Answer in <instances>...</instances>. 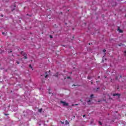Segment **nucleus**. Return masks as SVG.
<instances>
[{
	"label": "nucleus",
	"instance_id": "1",
	"mask_svg": "<svg viewBox=\"0 0 126 126\" xmlns=\"http://www.w3.org/2000/svg\"><path fill=\"white\" fill-rule=\"evenodd\" d=\"M21 55H22V56H24V58L25 59H27V54H26V53H24V52H23V51H21Z\"/></svg>",
	"mask_w": 126,
	"mask_h": 126
},
{
	"label": "nucleus",
	"instance_id": "2",
	"mask_svg": "<svg viewBox=\"0 0 126 126\" xmlns=\"http://www.w3.org/2000/svg\"><path fill=\"white\" fill-rule=\"evenodd\" d=\"M61 103L63 104V106H68V103L65 102V101H61Z\"/></svg>",
	"mask_w": 126,
	"mask_h": 126
},
{
	"label": "nucleus",
	"instance_id": "3",
	"mask_svg": "<svg viewBox=\"0 0 126 126\" xmlns=\"http://www.w3.org/2000/svg\"><path fill=\"white\" fill-rule=\"evenodd\" d=\"M119 33H123V31L121 29H120V28H118V29Z\"/></svg>",
	"mask_w": 126,
	"mask_h": 126
},
{
	"label": "nucleus",
	"instance_id": "4",
	"mask_svg": "<svg viewBox=\"0 0 126 126\" xmlns=\"http://www.w3.org/2000/svg\"><path fill=\"white\" fill-rule=\"evenodd\" d=\"M113 96H120V94H113Z\"/></svg>",
	"mask_w": 126,
	"mask_h": 126
},
{
	"label": "nucleus",
	"instance_id": "5",
	"mask_svg": "<svg viewBox=\"0 0 126 126\" xmlns=\"http://www.w3.org/2000/svg\"><path fill=\"white\" fill-rule=\"evenodd\" d=\"M38 112H39V113H41V112H42V109H39Z\"/></svg>",
	"mask_w": 126,
	"mask_h": 126
},
{
	"label": "nucleus",
	"instance_id": "6",
	"mask_svg": "<svg viewBox=\"0 0 126 126\" xmlns=\"http://www.w3.org/2000/svg\"><path fill=\"white\" fill-rule=\"evenodd\" d=\"M98 123H99V124L100 125H102V122H100V121L98 122Z\"/></svg>",
	"mask_w": 126,
	"mask_h": 126
},
{
	"label": "nucleus",
	"instance_id": "7",
	"mask_svg": "<svg viewBox=\"0 0 126 126\" xmlns=\"http://www.w3.org/2000/svg\"><path fill=\"white\" fill-rule=\"evenodd\" d=\"M103 53H105V52H106V50H103Z\"/></svg>",
	"mask_w": 126,
	"mask_h": 126
},
{
	"label": "nucleus",
	"instance_id": "8",
	"mask_svg": "<svg viewBox=\"0 0 126 126\" xmlns=\"http://www.w3.org/2000/svg\"><path fill=\"white\" fill-rule=\"evenodd\" d=\"M93 96H94V95H93V94H92V95H91V98H92V97H93Z\"/></svg>",
	"mask_w": 126,
	"mask_h": 126
},
{
	"label": "nucleus",
	"instance_id": "9",
	"mask_svg": "<svg viewBox=\"0 0 126 126\" xmlns=\"http://www.w3.org/2000/svg\"><path fill=\"white\" fill-rule=\"evenodd\" d=\"M30 67H31V68H32V66L31 65H30Z\"/></svg>",
	"mask_w": 126,
	"mask_h": 126
},
{
	"label": "nucleus",
	"instance_id": "10",
	"mask_svg": "<svg viewBox=\"0 0 126 126\" xmlns=\"http://www.w3.org/2000/svg\"><path fill=\"white\" fill-rule=\"evenodd\" d=\"M16 63H17V64H19V62H17Z\"/></svg>",
	"mask_w": 126,
	"mask_h": 126
},
{
	"label": "nucleus",
	"instance_id": "11",
	"mask_svg": "<svg viewBox=\"0 0 126 126\" xmlns=\"http://www.w3.org/2000/svg\"><path fill=\"white\" fill-rule=\"evenodd\" d=\"M47 77H48V75H46L45 76V78H47Z\"/></svg>",
	"mask_w": 126,
	"mask_h": 126
},
{
	"label": "nucleus",
	"instance_id": "12",
	"mask_svg": "<svg viewBox=\"0 0 126 126\" xmlns=\"http://www.w3.org/2000/svg\"><path fill=\"white\" fill-rule=\"evenodd\" d=\"M50 38L52 39V38H53V36H52V35L50 36Z\"/></svg>",
	"mask_w": 126,
	"mask_h": 126
},
{
	"label": "nucleus",
	"instance_id": "13",
	"mask_svg": "<svg viewBox=\"0 0 126 126\" xmlns=\"http://www.w3.org/2000/svg\"><path fill=\"white\" fill-rule=\"evenodd\" d=\"M66 124H68V122H67V121H66Z\"/></svg>",
	"mask_w": 126,
	"mask_h": 126
},
{
	"label": "nucleus",
	"instance_id": "14",
	"mask_svg": "<svg viewBox=\"0 0 126 126\" xmlns=\"http://www.w3.org/2000/svg\"><path fill=\"white\" fill-rule=\"evenodd\" d=\"M88 102H91V100H88Z\"/></svg>",
	"mask_w": 126,
	"mask_h": 126
},
{
	"label": "nucleus",
	"instance_id": "15",
	"mask_svg": "<svg viewBox=\"0 0 126 126\" xmlns=\"http://www.w3.org/2000/svg\"><path fill=\"white\" fill-rule=\"evenodd\" d=\"M2 35H4V32L2 33Z\"/></svg>",
	"mask_w": 126,
	"mask_h": 126
},
{
	"label": "nucleus",
	"instance_id": "16",
	"mask_svg": "<svg viewBox=\"0 0 126 126\" xmlns=\"http://www.w3.org/2000/svg\"><path fill=\"white\" fill-rule=\"evenodd\" d=\"M83 117L84 118L85 117V115H84Z\"/></svg>",
	"mask_w": 126,
	"mask_h": 126
},
{
	"label": "nucleus",
	"instance_id": "17",
	"mask_svg": "<svg viewBox=\"0 0 126 126\" xmlns=\"http://www.w3.org/2000/svg\"><path fill=\"white\" fill-rule=\"evenodd\" d=\"M124 53H125V54H126V51H125V52H124Z\"/></svg>",
	"mask_w": 126,
	"mask_h": 126
},
{
	"label": "nucleus",
	"instance_id": "18",
	"mask_svg": "<svg viewBox=\"0 0 126 126\" xmlns=\"http://www.w3.org/2000/svg\"><path fill=\"white\" fill-rule=\"evenodd\" d=\"M67 78H70V77H68Z\"/></svg>",
	"mask_w": 126,
	"mask_h": 126
},
{
	"label": "nucleus",
	"instance_id": "19",
	"mask_svg": "<svg viewBox=\"0 0 126 126\" xmlns=\"http://www.w3.org/2000/svg\"><path fill=\"white\" fill-rule=\"evenodd\" d=\"M106 96L108 97V96H109V95H106Z\"/></svg>",
	"mask_w": 126,
	"mask_h": 126
},
{
	"label": "nucleus",
	"instance_id": "20",
	"mask_svg": "<svg viewBox=\"0 0 126 126\" xmlns=\"http://www.w3.org/2000/svg\"><path fill=\"white\" fill-rule=\"evenodd\" d=\"M77 104H75V106H77Z\"/></svg>",
	"mask_w": 126,
	"mask_h": 126
}]
</instances>
